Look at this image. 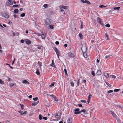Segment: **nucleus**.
I'll return each instance as SVG.
<instances>
[{"label": "nucleus", "mask_w": 123, "mask_h": 123, "mask_svg": "<svg viewBox=\"0 0 123 123\" xmlns=\"http://www.w3.org/2000/svg\"><path fill=\"white\" fill-rule=\"evenodd\" d=\"M81 49L82 52H87V48L86 43H84L82 44Z\"/></svg>", "instance_id": "f257e3e1"}, {"label": "nucleus", "mask_w": 123, "mask_h": 123, "mask_svg": "<svg viewBox=\"0 0 123 123\" xmlns=\"http://www.w3.org/2000/svg\"><path fill=\"white\" fill-rule=\"evenodd\" d=\"M120 8H112L109 12V13H114L115 12V11L118 10Z\"/></svg>", "instance_id": "f03ea898"}, {"label": "nucleus", "mask_w": 123, "mask_h": 123, "mask_svg": "<svg viewBox=\"0 0 123 123\" xmlns=\"http://www.w3.org/2000/svg\"><path fill=\"white\" fill-rule=\"evenodd\" d=\"M74 113L76 114H81L80 111V109L79 108H75L74 109Z\"/></svg>", "instance_id": "7ed1b4c3"}, {"label": "nucleus", "mask_w": 123, "mask_h": 123, "mask_svg": "<svg viewBox=\"0 0 123 123\" xmlns=\"http://www.w3.org/2000/svg\"><path fill=\"white\" fill-rule=\"evenodd\" d=\"M13 4V1L11 0H8L6 3V5L7 6H9Z\"/></svg>", "instance_id": "20e7f679"}, {"label": "nucleus", "mask_w": 123, "mask_h": 123, "mask_svg": "<svg viewBox=\"0 0 123 123\" xmlns=\"http://www.w3.org/2000/svg\"><path fill=\"white\" fill-rule=\"evenodd\" d=\"M53 49L55 51L57 55H60V52L58 49L55 47L53 48Z\"/></svg>", "instance_id": "39448f33"}, {"label": "nucleus", "mask_w": 123, "mask_h": 123, "mask_svg": "<svg viewBox=\"0 0 123 123\" xmlns=\"http://www.w3.org/2000/svg\"><path fill=\"white\" fill-rule=\"evenodd\" d=\"M51 23V22L49 19L48 18H46L45 21V23L46 25H48Z\"/></svg>", "instance_id": "423d86ee"}, {"label": "nucleus", "mask_w": 123, "mask_h": 123, "mask_svg": "<svg viewBox=\"0 0 123 123\" xmlns=\"http://www.w3.org/2000/svg\"><path fill=\"white\" fill-rule=\"evenodd\" d=\"M97 21L98 22L100 23L102 25H104V24L103 23L102 21H101V19L98 17Z\"/></svg>", "instance_id": "0eeeda50"}, {"label": "nucleus", "mask_w": 123, "mask_h": 123, "mask_svg": "<svg viewBox=\"0 0 123 123\" xmlns=\"http://www.w3.org/2000/svg\"><path fill=\"white\" fill-rule=\"evenodd\" d=\"M2 15L3 16L6 18H9V16L8 14L6 13H3Z\"/></svg>", "instance_id": "6e6552de"}, {"label": "nucleus", "mask_w": 123, "mask_h": 123, "mask_svg": "<svg viewBox=\"0 0 123 123\" xmlns=\"http://www.w3.org/2000/svg\"><path fill=\"white\" fill-rule=\"evenodd\" d=\"M39 101H38L36 102L33 103L31 104V105L32 106H35L39 103Z\"/></svg>", "instance_id": "1a4fd4ad"}, {"label": "nucleus", "mask_w": 123, "mask_h": 123, "mask_svg": "<svg viewBox=\"0 0 123 123\" xmlns=\"http://www.w3.org/2000/svg\"><path fill=\"white\" fill-rule=\"evenodd\" d=\"M25 42L26 44H30L31 43V42L28 39H26Z\"/></svg>", "instance_id": "9d476101"}, {"label": "nucleus", "mask_w": 123, "mask_h": 123, "mask_svg": "<svg viewBox=\"0 0 123 123\" xmlns=\"http://www.w3.org/2000/svg\"><path fill=\"white\" fill-rule=\"evenodd\" d=\"M72 119L71 118H68L67 120V122L68 123H72Z\"/></svg>", "instance_id": "9b49d317"}, {"label": "nucleus", "mask_w": 123, "mask_h": 123, "mask_svg": "<svg viewBox=\"0 0 123 123\" xmlns=\"http://www.w3.org/2000/svg\"><path fill=\"white\" fill-rule=\"evenodd\" d=\"M104 75L105 76L106 78H108L109 77V74L108 73H105L104 74Z\"/></svg>", "instance_id": "f8f14e48"}, {"label": "nucleus", "mask_w": 123, "mask_h": 123, "mask_svg": "<svg viewBox=\"0 0 123 123\" xmlns=\"http://www.w3.org/2000/svg\"><path fill=\"white\" fill-rule=\"evenodd\" d=\"M22 83L24 84L27 83L28 84H30V83L28 81L26 80H23L22 81Z\"/></svg>", "instance_id": "ddd939ff"}, {"label": "nucleus", "mask_w": 123, "mask_h": 123, "mask_svg": "<svg viewBox=\"0 0 123 123\" xmlns=\"http://www.w3.org/2000/svg\"><path fill=\"white\" fill-rule=\"evenodd\" d=\"M101 74V72L100 70H98L97 73L96 74L97 75H98V76H99Z\"/></svg>", "instance_id": "4468645a"}, {"label": "nucleus", "mask_w": 123, "mask_h": 123, "mask_svg": "<svg viewBox=\"0 0 123 123\" xmlns=\"http://www.w3.org/2000/svg\"><path fill=\"white\" fill-rule=\"evenodd\" d=\"M111 112L113 116L114 117H117L116 115L114 113V112L113 111H111Z\"/></svg>", "instance_id": "2eb2a0df"}, {"label": "nucleus", "mask_w": 123, "mask_h": 123, "mask_svg": "<svg viewBox=\"0 0 123 123\" xmlns=\"http://www.w3.org/2000/svg\"><path fill=\"white\" fill-rule=\"evenodd\" d=\"M50 65L52 67H54L55 68H56V67L54 65V62L53 60L52 61V63L50 64Z\"/></svg>", "instance_id": "dca6fc26"}, {"label": "nucleus", "mask_w": 123, "mask_h": 123, "mask_svg": "<svg viewBox=\"0 0 123 123\" xmlns=\"http://www.w3.org/2000/svg\"><path fill=\"white\" fill-rule=\"evenodd\" d=\"M83 52V55L84 57L85 58H86L87 57V55L86 54V52Z\"/></svg>", "instance_id": "f3484780"}, {"label": "nucleus", "mask_w": 123, "mask_h": 123, "mask_svg": "<svg viewBox=\"0 0 123 123\" xmlns=\"http://www.w3.org/2000/svg\"><path fill=\"white\" fill-rule=\"evenodd\" d=\"M69 56L70 58H72L74 56V54L71 53L70 54H69Z\"/></svg>", "instance_id": "a211bd4d"}, {"label": "nucleus", "mask_w": 123, "mask_h": 123, "mask_svg": "<svg viewBox=\"0 0 123 123\" xmlns=\"http://www.w3.org/2000/svg\"><path fill=\"white\" fill-rule=\"evenodd\" d=\"M80 112L81 113L84 112V114H86L87 113L85 109H83L82 110H81V111H80Z\"/></svg>", "instance_id": "6ab92c4d"}, {"label": "nucleus", "mask_w": 123, "mask_h": 123, "mask_svg": "<svg viewBox=\"0 0 123 123\" xmlns=\"http://www.w3.org/2000/svg\"><path fill=\"white\" fill-rule=\"evenodd\" d=\"M50 96L51 97H52V98L54 99H57L56 97L53 94H52L51 95H50Z\"/></svg>", "instance_id": "aec40b11"}, {"label": "nucleus", "mask_w": 123, "mask_h": 123, "mask_svg": "<svg viewBox=\"0 0 123 123\" xmlns=\"http://www.w3.org/2000/svg\"><path fill=\"white\" fill-rule=\"evenodd\" d=\"M18 12V9H15L14 11V13H17Z\"/></svg>", "instance_id": "412c9836"}, {"label": "nucleus", "mask_w": 123, "mask_h": 123, "mask_svg": "<svg viewBox=\"0 0 123 123\" xmlns=\"http://www.w3.org/2000/svg\"><path fill=\"white\" fill-rule=\"evenodd\" d=\"M46 34H43L42 35L43 36H42V39H44L46 37Z\"/></svg>", "instance_id": "4be33fe9"}, {"label": "nucleus", "mask_w": 123, "mask_h": 123, "mask_svg": "<svg viewBox=\"0 0 123 123\" xmlns=\"http://www.w3.org/2000/svg\"><path fill=\"white\" fill-rule=\"evenodd\" d=\"M20 5H14L13 6V7H20V6H19Z\"/></svg>", "instance_id": "5701e85b"}, {"label": "nucleus", "mask_w": 123, "mask_h": 123, "mask_svg": "<svg viewBox=\"0 0 123 123\" xmlns=\"http://www.w3.org/2000/svg\"><path fill=\"white\" fill-rule=\"evenodd\" d=\"M36 74L38 75H39L40 74V73L39 72V70L37 69L36 71Z\"/></svg>", "instance_id": "b1692460"}, {"label": "nucleus", "mask_w": 123, "mask_h": 123, "mask_svg": "<svg viewBox=\"0 0 123 123\" xmlns=\"http://www.w3.org/2000/svg\"><path fill=\"white\" fill-rule=\"evenodd\" d=\"M91 74L93 76H95V74L93 70L91 71Z\"/></svg>", "instance_id": "393cba45"}, {"label": "nucleus", "mask_w": 123, "mask_h": 123, "mask_svg": "<svg viewBox=\"0 0 123 123\" xmlns=\"http://www.w3.org/2000/svg\"><path fill=\"white\" fill-rule=\"evenodd\" d=\"M77 85L78 86H79L80 85V79H78L77 80Z\"/></svg>", "instance_id": "a878e982"}, {"label": "nucleus", "mask_w": 123, "mask_h": 123, "mask_svg": "<svg viewBox=\"0 0 123 123\" xmlns=\"http://www.w3.org/2000/svg\"><path fill=\"white\" fill-rule=\"evenodd\" d=\"M42 116L40 114L39 115V118L40 120H41L42 119Z\"/></svg>", "instance_id": "bb28decb"}, {"label": "nucleus", "mask_w": 123, "mask_h": 123, "mask_svg": "<svg viewBox=\"0 0 123 123\" xmlns=\"http://www.w3.org/2000/svg\"><path fill=\"white\" fill-rule=\"evenodd\" d=\"M106 6H104L103 5H100L99 6V8H103V7H106Z\"/></svg>", "instance_id": "cd10ccee"}, {"label": "nucleus", "mask_w": 123, "mask_h": 123, "mask_svg": "<svg viewBox=\"0 0 123 123\" xmlns=\"http://www.w3.org/2000/svg\"><path fill=\"white\" fill-rule=\"evenodd\" d=\"M70 83V84L71 85V86H73V87L74 86V83L72 81V82H71Z\"/></svg>", "instance_id": "c85d7f7f"}, {"label": "nucleus", "mask_w": 123, "mask_h": 123, "mask_svg": "<svg viewBox=\"0 0 123 123\" xmlns=\"http://www.w3.org/2000/svg\"><path fill=\"white\" fill-rule=\"evenodd\" d=\"M105 38H106L107 39L109 40V39L108 37V36L107 35V33H105Z\"/></svg>", "instance_id": "c756f323"}, {"label": "nucleus", "mask_w": 123, "mask_h": 123, "mask_svg": "<svg viewBox=\"0 0 123 123\" xmlns=\"http://www.w3.org/2000/svg\"><path fill=\"white\" fill-rule=\"evenodd\" d=\"M79 36L80 37V39H82L83 38L82 35L81 33H80L79 34Z\"/></svg>", "instance_id": "7c9ffc66"}, {"label": "nucleus", "mask_w": 123, "mask_h": 123, "mask_svg": "<svg viewBox=\"0 0 123 123\" xmlns=\"http://www.w3.org/2000/svg\"><path fill=\"white\" fill-rule=\"evenodd\" d=\"M64 72H65V74L66 75H68V74L67 73V69H64Z\"/></svg>", "instance_id": "2f4dec72"}, {"label": "nucleus", "mask_w": 123, "mask_h": 123, "mask_svg": "<svg viewBox=\"0 0 123 123\" xmlns=\"http://www.w3.org/2000/svg\"><path fill=\"white\" fill-rule=\"evenodd\" d=\"M38 99V98L37 97H36L35 98H33V99L34 101H36Z\"/></svg>", "instance_id": "473e14b6"}, {"label": "nucleus", "mask_w": 123, "mask_h": 123, "mask_svg": "<svg viewBox=\"0 0 123 123\" xmlns=\"http://www.w3.org/2000/svg\"><path fill=\"white\" fill-rule=\"evenodd\" d=\"M25 15V13H23L22 14L20 15V16L22 17H24Z\"/></svg>", "instance_id": "72a5a7b5"}, {"label": "nucleus", "mask_w": 123, "mask_h": 123, "mask_svg": "<svg viewBox=\"0 0 123 123\" xmlns=\"http://www.w3.org/2000/svg\"><path fill=\"white\" fill-rule=\"evenodd\" d=\"M85 0V3H86L88 4H90V3L89 1H88V0Z\"/></svg>", "instance_id": "f704fd0d"}, {"label": "nucleus", "mask_w": 123, "mask_h": 123, "mask_svg": "<svg viewBox=\"0 0 123 123\" xmlns=\"http://www.w3.org/2000/svg\"><path fill=\"white\" fill-rule=\"evenodd\" d=\"M55 117L58 120H59L60 117L56 115L55 116Z\"/></svg>", "instance_id": "c9c22d12"}, {"label": "nucleus", "mask_w": 123, "mask_h": 123, "mask_svg": "<svg viewBox=\"0 0 123 123\" xmlns=\"http://www.w3.org/2000/svg\"><path fill=\"white\" fill-rule=\"evenodd\" d=\"M62 8H60V11H61V12H63V14L64 15L65 14V12H64V11L62 9Z\"/></svg>", "instance_id": "e433bc0d"}, {"label": "nucleus", "mask_w": 123, "mask_h": 123, "mask_svg": "<svg viewBox=\"0 0 123 123\" xmlns=\"http://www.w3.org/2000/svg\"><path fill=\"white\" fill-rule=\"evenodd\" d=\"M105 82L106 83V85L108 86L109 87H111V85L110 84H109L108 83V82Z\"/></svg>", "instance_id": "4c0bfd02"}, {"label": "nucleus", "mask_w": 123, "mask_h": 123, "mask_svg": "<svg viewBox=\"0 0 123 123\" xmlns=\"http://www.w3.org/2000/svg\"><path fill=\"white\" fill-rule=\"evenodd\" d=\"M120 89H117L114 90V91L115 92H117L119 91Z\"/></svg>", "instance_id": "58836bf2"}, {"label": "nucleus", "mask_w": 123, "mask_h": 123, "mask_svg": "<svg viewBox=\"0 0 123 123\" xmlns=\"http://www.w3.org/2000/svg\"><path fill=\"white\" fill-rule=\"evenodd\" d=\"M113 91L112 90H110L107 92L108 93H109L111 92H113Z\"/></svg>", "instance_id": "ea45409f"}, {"label": "nucleus", "mask_w": 123, "mask_h": 123, "mask_svg": "<svg viewBox=\"0 0 123 123\" xmlns=\"http://www.w3.org/2000/svg\"><path fill=\"white\" fill-rule=\"evenodd\" d=\"M43 6L44 8H47L48 7V5L47 4H45L43 5Z\"/></svg>", "instance_id": "a19ab883"}, {"label": "nucleus", "mask_w": 123, "mask_h": 123, "mask_svg": "<svg viewBox=\"0 0 123 123\" xmlns=\"http://www.w3.org/2000/svg\"><path fill=\"white\" fill-rule=\"evenodd\" d=\"M38 65L40 66H42L41 64H42V63L41 62H40L39 61L38 62Z\"/></svg>", "instance_id": "79ce46f5"}, {"label": "nucleus", "mask_w": 123, "mask_h": 123, "mask_svg": "<svg viewBox=\"0 0 123 123\" xmlns=\"http://www.w3.org/2000/svg\"><path fill=\"white\" fill-rule=\"evenodd\" d=\"M4 83V82L1 79H0V83L3 84Z\"/></svg>", "instance_id": "37998d69"}, {"label": "nucleus", "mask_w": 123, "mask_h": 123, "mask_svg": "<svg viewBox=\"0 0 123 123\" xmlns=\"http://www.w3.org/2000/svg\"><path fill=\"white\" fill-rule=\"evenodd\" d=\"M117 106L120 108H122V107L121 106L119 105H116Z\"/></svg>", "instance_id": "c03bdc74"}, {"label": "nucleus", "mask_w": 123, "mask_h": 123, "mask_svg": "<svg viewBox=\"0 0 123 123\" xmlns=\"http://www.w3.org/2000/svg\"><path fill=\"white\" fill-rule=\"evenodd\" d=\"M54 85V82H53L51 85H49V86L51 87L53 86Z\"/></svg>", "instance_id": "a18cd8bd"}, {"label": "nucleus", "mask_w": 123, "mask_h": 123, "mask_svg": "<svg viewBox=\"0 0 123 123\" xmlns=\"http://www.w3.org/2000/svg\"><path fill=\"white\" fill-rule=\"evenodd\" d=\"M61 113L60 112H58L57 114H56V115H57L58 116H59L61 117Z\"/></svg>", "instance_id": "49530a36"}, {"label": "nucleus", "mask_w": 123, "mask_h": 123, "mask_svg": "<svg viewBox=\"0 0 123 123\" xmlns=\"http://www.w3.org/2000/svg\"><path fill=\"white\" fill-rule=\"evenodd\" d=\"M80 101L82 103H86V101L84 100H81Z\"/></svg>", "instance_id": "de8ad7c7"}, {"label": "nucleus", "mask_w": 123, "mask_h": 123, "mask_svg": "<svg viewBox=\"0 0 123 123\" xmlns=\"http://www.w3.org/2000/svg\"><path fill=\"white\" fill-rule=\"evenodd\" d=\"M111 77L112 78H113L114 79H115L116 78V77L115 75H111Z\"/></svg>", "instance_id": "09e8293b"}, {"label": "nucleus", "mask_w": 123, "mask_h": 123, "mask_svg": "<svg viewBox=\"0 0 123 123\" xmlns=\"http://www.w3.org/2000/svg\"><path fill=\"white\" fill-rule=\"evenodd\" d=\"M50 28L51 29H53L54 28L53 27V25H50Z\"/></svg>", "instance_id": "8fccbe9b"}, {"label": "nucleus", "mask_w": 123, "mask_h": 123, "mask_svg": "<svg viewBox=\"0 0 123 123\" xmlns=\"http://www.w3.org/2000/svg\"><path fill=\"white\" fill-rule=\"evenodd\" d=\"M10 86L12 87V86H14V83H11L10 84Z\"/></svg>", "instance_id": "3c124183"}, {"label": "nucleus", "mask_w": 123, "mask_h": 123, "mask_svg": "<svg viewBox=\"0 0 123 123\" xmlns=\"http://www.w3.org/2000/svg\"><path fill=\"white\" fill-rule=\"evenodd\" d=\"M110 56V55H106L105 57V59H106L107 58H108Z\"/></svg>", "instance_id": "603ef678"}, {"label": "nucleus", "mask_w": 123, "mask_h": 123, "mask_svg": "<svg viewBox=\"0 0 123 123\" xmlns=\"http://www.w3.org/2000/svg\"><path fill=\"white\" fill-rule=\"evenodd\" d=\"M6 65H9V67H10V68H11L12 69H13V68L12 67V66H11L10 65L8 64V63H6Z\"/></svg>", "instance_id": "864d4df0"}, {"label": "nucleus", "mask_w": 123, "mask_h": 123, "mask_svg": "<svg viewBox=\"0 0 123 123\" xmlns=\"http://www.w3.org/2000/svg\"><path fill=\"white\" fill-rule=\"evenodd\" d=\"M105 26L106 27H110V25L109 24H106L105 25Z\"/></svg>", "instance_id": "5fc2aeb1"}, {"label": "nucleus", "mask_w": 123, "mask_h": 123, "mask_svg": "<svg viewBox=\"0 0 123 123\" xmlns=\"http://www.w3.org/2000/svg\"><path fill=\"white\" fill-rule=\"evenodd\" d=\"M66 6H59V8H66Z\"/></svg>", "instance_id": "6e6d98bb"}, {"label": "nucleus", "mask_w": 123, "mask_h": 123, "mask_svg": "<svg viewBox=\"0 0 123 123\" xmlns=\"http://www.w3.org/2000/svg\"><path fill=\"white\" fill-rule=\"evenodd\" d=\"M42 118L45 120H47V117H43Z\"/></svg>", "instance_id": "4d7b16f0"}, {"label": "nucleus", "mask_w": 123, "mask_h": 123, "mask_svg": "<svg viewBox=\"0 0 123 123\" xmlns=\"http://www.w3.org/2000/svg\"><path fill=\"white\" fill-rule=\"evenodd\" d=\"M92 96V95L90 94V95L88 96V99H90V98H91V97Z\"/></svg>", "instance_id": "13d9d810"}, {"label": "nucleus", "mask_w": 123, "mask_h": 123, "mask_svg": "<svg viewBox=\"0 0 123 123\" xmlns=\"http://www.w3.org/2000/svg\"><path fill=\"white\" fill-rule=\"evenodd\" d=\"M55 43L56 45H58L59 44V42L58 41H56L55 42Z\"/></svg>", "instance_id": "bf43d9fd"}, {"label": "nucleus", "mask_w": 123, "mask_h": 123, "mask_svg": "<svg viewBox=\"0 0 123 123\" xmlns=\"http://www.w3.org/2000/svg\"><path fill=\"white\" fill-rule=\"evenodd\" d=\"M78 106L80 107H82V105L81 104H78Z\"/></svg>", "instance_id": "052dcab7"}, {"label": "nucleus", "mask_w": 123, "mask_h": 123, "mask_svg": "<svg viewBox=\"0 0 123 123\" xmlns=\"http://www.w3.org/2000/svg\"><path fill=\"white\" fill-rule=\"evenodd\" d=\"M81 1L83 3H85V0H81Z\"/></svg>", "instance_id": "680f3d73"}, {"label": "nucleus", "mask_w": 123, "mask_h": 123, "mask_svg": "<svg viewBox=\"0 0 123 123\" xmlns=\"http://www.w3.org/2000/svg\"><path fill=\"white\" fill-rule=\"evenodd\" d=\"M20 42L22 43H23L24 42V41L22 39L21 40Z\"/></svg>", "instance_id": "e2e57ef3"}, {"label": "nucleus", "mask_w": 123, "mask_h": 123, "mask_svg": "<svg viewBox=\"0 0 123 123\" xmlns=\"http://www.w3.org/2000/svg\"><path fill=\"white\" fill-rule=\"evenodd\" d=\"M23 107H24V105H22V106H21V108L22 110L24 109Z\"/></svg>", "instance_id": "0e129e2a"}, {"label": "nucleus", "mask_w": 123, "mask_h": 123, "mask_svg": "<svg viewBox=\"0 0 123 123\" xmlns=\"http://www.w3.org/2000/svg\"><path fill=\"white\" fill-rule=\"evenodd\" d=\"M27 112L26 111H25L23 113V115H25L26 113Z\"/></svg>", "instance_id": "69168bd1"}, {"label": "nucleus", "mask_w": 123, "mask_h": 123, "mask_svg": "<svg viewBox=\"0 0 123 123\" xmlns=\"http://www.w3.org/2000/svg\"><path fill=\"white\" fill-rule=\"evenodd\" d=\"M13 16H14V17L15 18H17V15L16 14H14L13 15Z\"/></svg>", "instance_id": "338daca9"}, {"label": "nucleus", "mask_w": 123, "mask_h": 123, "mask_svg": "<svg viewBox=\"0 0 123 123\" xmlns=\"http://www.w3.org/2000/svg\"><path fill=\"white\" fill-rule=\"evenodd\" d=\"M37 48L39 49H41V47L39 46H38L37 47Z\"/></svg>", "instance_id": "774afa93"}]
</instances>
